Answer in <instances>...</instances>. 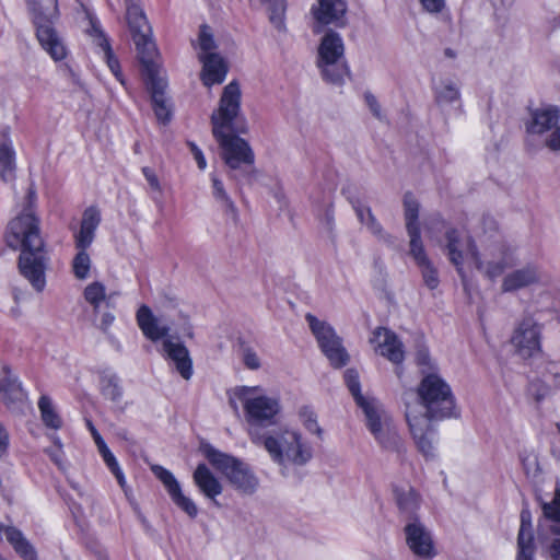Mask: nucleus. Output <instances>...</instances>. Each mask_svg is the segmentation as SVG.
Returning <instances> with one entry per match:
<instances>
[{
  "label": "nucleus",
  "mask_w": 560,
  "mask_h": 560,
  "mask_svg": "<svg viewBox=\"0 0 560 560\" xmlns=\"http://www.w3.org/2000/svg\"><path fill=\"white\" fill-rule=\"evenodd\" d=\"M35 190L28 188L26 203L7 224L4 242L13 250H20L18 267L21 276L36 292L46 287L49 258L45 250L40 221L33 211Z\"/></svg>",
  "instance_id": "1"
},
{
  "label": "nucleus",
  "mask_w": 560,
  "mask_h": 560,
  "mask_svg": "<svg viewBox=\"0 0 560 560\" xmlns=\"http://www.w3.org/2000/svg\"><path fill=\"white\" fill-rule=\"evenodd\" d=\"M418 400L406 404V419L418 450L433 455L435 431L433 420L455 415L450 386L436 374L427 375L418 387Z\"/></svg>",
  "instance_id": "2"
},
{
  "label": "nucleus",
  "mask_w": 560,
  "mask_h": 560,
  "mask_svg": "<svg viewBox=\"0 0 560 560\" xmlns=\"http://www.w3.org/2000/svg\"><path fill=\"white\" fill-rule=\"evenodd\" d=\"M250 442L261 446L270 459L280 467L282 474L290 466H303L313 456L311 445L303 439L300 431L291 428H280L258 434L250 431Z\"/></svg>",
  "instance_id": "3"
},
{
  "label": "nucleus",
  "mask_w": 560,
  "mask_h": 560,
  "mask_svg": "<svg viewBox=\"0 0 560 560\" xmlns=\"http://www.w3.org/2000/svg\"><path fill=\"white\" fill-rule=\"evenodd\" d=\"M234 396L243 405L249 439L253 429L258 434H265L266 431L261 430L262 427H270L277 423V417L281 412L279 398L264 394L262 389L258 386L236 387Z\"/></svg>",
  "instance_id": "4"
},
{
  "label": "nucleus",
  "mask_w": 560,
  "mask_h": 560,
  "mask_svg": "<svg viewBox=\"0 0 560 560\" xmlns=\"http://www.w3.org/2000/svg\"><path fill=\"white\" fill-rule=\"evenodd\" d=\"M316 67L324 81L341 85L349 74L345 59V43L341 35L335 31H327L317 47Z\"/></svg>",
  "instance_id": "5"
},
{
  "label": "nucleus",
  "mask_w": 560,
  "mask_h": 560,
  "mask_svg": "<svg viewBox=\"0 0 560 560\" xmlns=\"http://www.w3.org/2000/svg\"><path fill=\"white\" fill-rule=\"evenodd\" d=\"M202 452L210 464L224 475L236 491L246 495L256 492L259 487V479L247 464L215 450L211 445H205Z\"/></svg>",
  "instance_id": "6"
},
{
  "label": "nucleus",
  "mask_w": 560,
  "mask_h": 560,
  "mask_svg": "<svg viewBox=\"0 0 560 560\" xmlns=\"http://www.w3.org/2000/svg\"><path fill=\"white\" fill-rule=\"evenodd\" d=\"M445 254L462 278L465 290L469 289L468 276L472 269L486 277L490 275L488 268H482L475 242L458 231L451 229L445 233Z\"/></svg>",
  "instance_id": "7"
},
{
  "label": "nucleus",
  "mask_w": 560,
  "mask_h": 560,
  "mask_svg": "<svg viewBox=\"0 0 560 560\" xmlns=\"http://www.w3.org/2000/svg\"><path fill=\"white\" fill-rule=\"evenodd\" d=\"M524 121L528 137L542 139V145L552 152L560 151V107L552 104L528 106Z\"/></svg>",
  "instance_id": "8"
},
{
  "label": "nucleus",
  "mask_w": 560,
  "mask_h": 560,
  "mask_svg": "<svg viewBox=\"0 0 560 560\" xmlns=\"http://www.w3.org/2000/svg\"><path fill=\"white\" fill-rule=\"evenodd\" d=\"M241 89L237 82H230L222 92L218 108L211 115L212 135L221 131L245 132V128L236 127L241 118Z\"/></svg>",
  "instance_id": "9"
},
{
  "label": "nucleus",
  "mask_w": 560,
  "mask_h": 560,
  "mask_svg": "<svg viewBox=\"0 0 560 560\" xmlns=\"http://www.w3.org/2000/svg\"><path fill=\"white\" fill-rule=\"evenodd\" d=\"M364 416L365 424L377 443L386 450H394L399 445V435L390 416L383 405L375 398L359 406Z\"/></svg>",
  "instance_id": "10"
},
{
  "label": "nucleus",
  "mask_w": 560,
  "mask_h": 560,
  "mask_svg": "<svg viewBox=\"0 0 560 560\" xmlns=\"http://www.w3.org/2000/svg\"><path fill=\"white\" fill-rule=\"evenodd\" d=\"M544 517L539 521L538 538L544 544L550 540L549 555L560 560V489L551 502L542 504Z\"/></svg>",
  "instance_id": "11"
},
{
  "label": "nucleus",
  "mask_w": 560,
  "mask_h": 560,
  "mask_svg": "<svg viewBox=\"0 0 560 560\" xmlns=\"http://www.w3.org/2000/svg\"><path fill=\"white\" fill-rule=\"evenodd\" d=\"M234 132L221 131L220 135H213L222 149V159L232 170H236L243 164L252 165L255 159L248 142L234 135Z\"/></svg>",
  "instance_id": "12"
},
{
  "label": "nucleus",
  "mask_w": 560,
  "mask_h": 560,
  "mask_svg": "<svg viewBox=\"0 0 560 560\" xmlns=\"http://www.w3.org/2000/svg\"><path fill=\"white\" fill-rule=\"evenodd\" d=\"M512 343L523 359L534 358L541 351V326L533 318H524L514 331Z\"/></svg>",
  "instance_id": "13"
},
{
  "label": "nucleus",
  "mask_w": 560,
  "mask_h": 560,
  "mask_svg": "<svg viewBox=\"0 0 560 560\" xmlns=\"http://www.w3.org/2000/svg\"><path fill=\"white\" fill-rule=\"evenodd\" d=\"M58 19H47L44 21L34 22L36 30V37L42 48L55 61L65 60L69 54L68 47L63 37L55 27Z\"/></svg>",
  "instance_id": "14"
},
{
  "label": "nucleus",
  "mask_w": 560,
  "mask_h": 560,
  "mask_svg": "<svg viewBox=\"0 0 560 560\" xmlns=\"http://www.w3.org/2000/svg\"><path fill=\"white\" fill-rule=\"evenodd\" d=\"M346 13V0H317L311 9L314 20L313 32L320 33L327 25L343 26Z\"/></svg>",
  "instance_id": "15"
},
{
  "label": "nucleus",
  "mask_w": 560,
  "mask_h": 560,
  "mask_svg": "<svg viewBox=\"0 0 560 560\" xmlns=\"http://www.w3.org/2000/svg\"><path fill=\"white\" fill-rule=\"evenodd\" d=\"M404 532L406 544L415 556L425 560L435 556L431 532L418 518L410 520Z\"/></svg>",
  "instance_id": "16"
},
{
  "label": "nucleus",
  "mask_w": 560,
  "mask_h": 560,
  "mask_svg": "<svg viewBox=\"0 0 560 560\" xmlns=\"http://www.w3.org/2000/svg\"><path fill=\"white\" fill-rule=\"evenodd\" d=\"M371 342L375 345L376 352L392 363L399 365L404 361V345L394 331L378 327L373 331Z\"/></svg>",
  "instance_id": "17"
},
{
  "label": "nucleus",
  "mask_w": 560,
  "mask_h": 560,
  "mask_svg": "<svg viewBox=\"0 0 560 560\" xmlns=\"http://www.w3.org/2000/svg\"><path fill=\"white\" fill-rule=\"evenodd\" d=\"M154 476L164 485L173 502L190 517H196L198 509L194 501L186 497L173 474L160 465L151 467Z\"/></svg>",
  "instance_id": "18"
},
{
  "label": "nucleus",
  "mask_w": 560,
  "mask_h": 560,
  "mask_svg": "<svg viewBox=\"0 0 560 560\" xmlns=\"http://www.w3.org/2000/svg\"><path fill=\"white\" fill-rule=\"evenodd\" d=\"M165 318L155 316L150 307L142 305L137 312V323L142 334L151 341L170 338L172 325L165 323Z\"/></svg>",
  "instance_id": "19"
},
{
  "label": "nucleus",
  "mask_w": 560,
  "mask_h": 560,
  "mask_svg": "<svg viewBox=\"0 0 560 560\" xmlns=\"http://www.w3.org/2000/svg\"><path fill=\"white\" fill-rule=\"evenodd\" d=\"M140 61L143 67L144 81L163 78V72L160 66L154 61L156 56V47L152 39L151 33L140 34L133 38Z\"/></svg>",
  "instance_id": "20"
},
{
  "label": "nucleus",
  "mask_w": 560,
  "mask_h": 560,
  "mask_svg": "<svg viewBox=\"0 0 560 560\" xmlns=\"http://www.w3.org/2000/svg\"><path fill=\"white\" fill-rule=\"evenodd\" d=\"M140 61L143 67L144 81L163 78V72L160 66L154 61L156 56V47L152 39L151 33L140 34L133 38Z\"/></svg>",
  "instance_id": "21"
},
{
  "label": "nucleus",
  "mask_w": 560,
  "mask_h": 560,
  "mask_svg": "<svg viewBox=\"0 0 560 560\" xmlns=\"http://www.w3.org/2000/svg\"><path fill=\"white\" fill-rule=\"evenodd\" d=\"M162 348L164 354L174 363L180 376L189 380L192 375V361L188 349L182 342L175 341V337L164 339Z\"/></svg>",
  "instance_id": "22"
},
{
  "label": "nucleus",
  "mask_w": 560,
  "mask_h": 560,
  "mask_svg": "<svg viewBox=\"0 0 560 560\" xmlns=\"http://www.w3.org/2000/svg\"><path fill=\"white\" fill-rule=\"evenodd\" d=\"M202 63L201 80L206 86L221 84L228 74L229 66L223 57L217 52L198 54Z\"/></svg>",
  "instance_id": "23"
},
{
  "label": "nucleus",
  "mask_w": 560,
  "mask_h": 560,
  "mask_svg": "<svg viewBox=\"0 0 560 560\" xmlns=\"http://www.w3.org/2000/svg\"><path fill=\"white\" fill-rule=\"evenodd\" d=\"M24 394L21 384L12 375L8 365L0 364V400L11 410L23 404Z\"/></svg>",
  "instance_id": "24"
},
{
  "label": "nucleus",
  "mask_w": 560,
  "mask_h": 560,
  "mask_svg": "<svg viewBox=\"0 0 560 560\" xmlns=\"http://www.w3.org/2000/svg\"><path fill=\"white\" fill-rule=\"evenodd\" d=\"M10 128L4 127L0 130V178L9 184L15 179L16 153L13 141L10 138Z\"/></svg>",
  "instance_id": "25"
},
{
  "label": "nucleus",
  "mask_w": 560,
  "mask_h": 560,
  "mask_svg": "<svg viewBox=\"0 0 560 560\" xmlns=\"http://www.w3.org/2000/svg\"><path fill=\"white\" fill-rule=\"evenodd\" d=\"M409 255L419 268L424 285L430 290L436 289L440 283L439 271L428 256L423 242L410 245Z\"/></svg>",
  "instance_id": "26"
},
{
  "label": "nucleus",
  "mask_w": 560,
  "mask_h": 560,
  "mask_svg": "<svg viewBox=\"0 0 560 560\" xmlns=\"http://www.w3.org/2000/svg\"><path fill=\"white\" fill-rule=\"evenodd\" d=\"M145 85L151 94L152 106L158 120L167 124L172 117V106L165 95L167 85L165 78L145 81Z\"/></svg>",
  "instance_id": "27"
},
{
  "label": "nucleus",
  "mask_w": 560,
  "mask_h": 560,
  "mask_svg": "<svg viewBox=\"0 0 560 560\" xmlns=\"http://www.w3.org/2000/svg\"><path fill=\"white\" fill-rule=\"evenodd\" d=\"M85 32L95 44V46H97L103 51L104 59L106 60L107 66L113 74L124 84L119 62L114 57L109 42L102 31L98 22L92 18H89V26L86 27Z\"/></svg>",
  "instance_id": "28"
},
{
  "label": "nucleus",
  "mask_w": 560,
  "mask_h": 560,
  "mask_svg": "<svg viewBox=\"0 0 560 560\" xmlns=\"http://www.w3.org/2000/svg\"><path fill=\"white\" fill-rule=\"evenodd\" d=\"M535 552L536 547L532 528V514L527 509H524L521 512L516 560H535Z\"/></svg>",
  "instance_id": "29"
},
{
  "label": "nucleus",
  "mask_w": 560,
  "mask_h": 560,
  "mask_svg": "<svg viewBox=\"0 0 560 560\" xmlns=\"http://www.w3.org/2000/svg\"><path fill=\"white\" fill-rule=\"evenodd\" d=\"M540 279V272L536 265H526L508 273L502 281V292H514L529 287Z\"/></svg>",
  "instance_id": "30"
},
{
  "label": "nucleus",
  "mask_w": 560,
  "mask_h": 560,
  "mask_svg": "<svg viewBox=\"0 0 560 560\" xmlns=\"http://www.w3.org/2000/svg\"><path fill=\"white\" fill-rule=\"evenodd\" d=\"M100 222L101 214L96 208L90 207L84 210L80 230L74 234L75 248H89L91 246Z\"/></svg>",
  "instance_id": "31"
},
{
  "label": "nucleus",
  "mask_w": 560,
  "mask_h": 560,
  "mask_svg": "<svg viewBox=\"0 0 560 560\" xmlns=\"http://www.w3.org/2000/svg\"><path fill=\"white\" fill-rule=\"evenodd\" d=\"M192 479L200 492L209 499L222 493L223 487L206 464H199L194 471Z\"/></svg>",
  "instance_id": "32"
},
{
  "label": "nucleus",
  "mask_w": 560,
  "mask_h": 560,
  "mask_svg": "<svg viewBox=\"0 0 560 560\" xmlns=\"http://www.w3.org/2000/svg\"><path fill=\"white\" fill-rule=\"evenodd\" d=\"M404 210L406 230L410 238L409 246L412 244L421 243V232L418 223L419 202L411 194H406L404 197Z\"/></svg>",
  "instance_id": "33"
},
{
  "label": "nucleus",
  "mask_w": 560,
  "mask_h": 560,
  "mask_svg": "<svg viewBox=\"0 0 560 560\" xmlns=\"http://www.w3.org/2000/svg\"><path fill=\"white\" fill-rule=\"evenodd\" d=\"M125 3L126 19L132 33V38H136L140 34L151 33V27L138 0H125Z\"/></svg>",
  "instance_id": "34"
},
{
  "label": "nucleus",
  "mask_w": 560,
  "mask_h": 560,
  "mask_svg": "<svg viewBox=\"0 0 560 560\" xmlns=\"http://www.w3.org/2000/svg\"><path fill=\"white\" fill-rule=\"evenodd\" d=\"M394 495L399 510L406 514H413L420 506L419 494L408 485L395 486Z\"/></svg>",
  "instance_id": "35"
},
{
  "label": "nucleus",
  "mask_w": 560,
  "mask_h": 560,
  "mask_svg": "<svg viewBox=\"0 0 560 560\" xmlns=\"http://www.w3.org/2000/svg\"><path fill=\"white\" fill-rule=\"evenodd\" d=\"M26 4L31 12L33 23L59 18L57 0H26Z\"/></svg>",
  "instance_id": "36"
},
{
  "label": "nucleus",
  "mask_w": 560,
  "mask_h": 560,
  "mask_svg": "<svg viewBox=\"0 0 560 560\" xmlns=\"http://www.w3.org/2000/svg\"><path fill=\"white\" fill-rule=\"evenodd\" d=\"M320 350L330 362L331 366L340 369L345 366L349 361V354L346 348L342 346L341 338L339 336L327 342L326 347H322Z\"/></svg>",
  "instance_id": "37"
},
{
  "label": "nucleus",
  "mask_w": 560,
  "mask_h": 560,
  "mask_svg": "<svg viewBox=\"0 0 560 560\" xmlns=\"http://www.w3.org/2000/svg\"><path fill=\"white\" fill-rule=\"evenodd\" d=\"M305 319L315 336L319 348L326 347L327 342L331 341L332 338L337 337L335 329L326 322L319 320L312 314H306Z\"/></svg>",
  "instance_id": "38"
},
{
  "label": "nucleus",
  "mask_w": 560,
  "mask_h": 560,
  "mask_svg": "<svg viewBox=\"0 0 560 560\" xmlns=\"http://www.w3.org/2000/svg\"><path fill=\"white\" fill-rule=\"evenodd\" d=\"M212 183V195L218 203L223 208L225 213L232 218V220L236 221L237 219V209L226 192L224 185L221 179H219L214 174L211 175Z\"/></svg>",
  "instance_id": "39"
},
{
  "label": "nucleus",
  "mask_w": 560,
  "mask_h": 560,
  "mask_svg": "<svg viewBox=\"0 0 560 560\" xmlns=\"http://www.w3.org/2000/svg\"><path fill=\"white\" fill-rule=\"evenodd\" d=\"M357 215L361 223L365 224L370 232L387 244H394V238L384 232L382 225L377 222L372 211L368 207H358Z\"/></svg>",
  "instance_id": "40"
},
{
  "label": "nucleus",
  "mask_w": 560,
  "mask_h": 560,
  "mask_svg": "<svg viewBox=\"0 0 560 560\" xmlns=\"http://www.w3.org/2000/svg\"><path fill=\"white\" fill-rule=\"evenodd\" d=\"M84 298L93 306L94 312H97L102 303L110 304L113 294L107 295L105 285L102 282L95 281L85 288Z\"/></svg>",
  "instance_id": "41"
},
{
  "label": "nucleus",
  "mask_w": 560,
  "mask_h": 560,
  "mask_svg": "<svg viewBox=\"0 0 560 560\" xmlns=\"http://www.w3.org/2000/svg\"><path fill=\"white\" fill-rule=\"evenodd\" d=\"M38 409L40 417L46 427L51 429H59L61 427V419L55 410L51 399L48 396H40L38 400Z\"/></svg>",
  "instance_id": "42"
},
{
  "label": "nucleus",
  "mask_w": 560,
  "mask_h": 560,
  "mask_svg": "<svg viewBox=\"0 0 560 560\" xmlns=\"http://www.w3.org/2000/svg\"><path fill=\"white\" fill-rule=\"evenodd\" d=\"M102 395L113 401L114 404H120L122 400V388L119 384V380L116 376H108L102 380L101 386Z\"/></svg>",
  "instance_id": "43"
},
{
  "label": "nucleus",
  "mask_w": 560,
  "mask_h": 560,
  "mask_svg": "<svg viewBox=\"0 0 560 560\" xmlns=\"http://www.w3.org/2000/svg\"><path fill=\"white\" fill-rule=\"evenodd\" d=\"M88 248H77L78 253L72 260V270L75 278L83 280L89 277L91 269V258L86 252Z\"/></svg>",
  "instance_id": "44"
},
{
  "label": "nucleus",
  "mask_w": 560,
  "mask_h": 560,
  "mask_svg": "<svg viewBox=\"0 0 560 560\" xmlns=\"http://www.w3.org/2000/svg\"><path fill=\"white\" fill-rule=\"evenodd\" d=\"M439 104H451L459 100V90L452 81H444L435 91Z\"/></svg>",
  "instance_id": "45"
},
{
  "label": "nucleus",
  "mask_w": 560,
  "mask_h": 560,
  "mask_svg": "<svg viewBox=\"0 0 560 560\" xmlns=\"http://www.w3.org/2000/svg\"><path fill=\"white\" fill-rule=\"evenodd\" d=\"M345 381L358 406H361L372 399L371 397H364L361 394L359 374L357 371L352 369L347 370L345 372Z\"/></svg>",
  "instance_id": "46"
},
{
  "label": "nucleus",
  "mask_w": 560,
  "mask_h": 560,
  "mask_svg": "<svg viewBox=\"0 0 560 560\" xmlns=\"http://www.w3.org/2000/svg\"><path fill=\"white\" fill-rule=\"evenodd\" d=\"M267 5L270 12V21L277 26L282 25L283 15L287 8V0H258Z\"/></svg>",
  "instance_id": "47"
},
{
  "label": "nucleus",
  "mask_w": 560,
  "mask_h": 560,
  "mask_svg": "<svg viewBox=\"0 0 560 560\" xmlns=\"http://www.w3.org/2000/svg\"><path fill=\"white\" fill-rule=\"evenodd\" d=\"M300 421L304 428L317 436H322L323 431L317 422V415L308 407H303L299 411Z\"/></svg>",
  "instance_id": "48"
},
{
  "label": "nucleus",
  "mask_w": 560,
  "mask_h": 560,
  "mask_svg": "<svg viewBox=\"0 0 560 560\" xmlns=\"http://www.w3.org/2000/svg\"><path fill=\"white\" fill-rule=\"evenodd\" d=\"M198 45L200 52L199 54H209L215 52V42L213 39V35L207 25H201L199 35H198Z\"/></svg>",
  "instance_id": "49"
},
{
  "label": "nucleus",
  "mask_w": 560,
  "mask_h": 560,
  "mask_svg": "<svg viewBox=\"0 0 560 560\" xmlns=\"http://www.w3.org/2000/svg\"><path fill=\"white\" fill-rule=\"evenodd\" d=\"M528 395L535 399L536 402L542 401L550 393V388L545 382L536 380L528 385Z\"/></svg>",
  "instance_id": "50"
},
{
  "label": "nucleus",
  "mask_w": 560,
  "mask_h": 560,
  "mask_svg": "<svg viewBox=\"0 0 560 560\" xmlns=\"http://www.w3.org/2000/svg\"><path fill=\"white\" fill-rule=\"evenodd\" d=\"M55 446L51 448H48L46 452L51 458V460L60 468L65 469V460H63V452H62V445L60 441L57 438H54Z\"/></svg>",
  "instance_id": "51"
},
{
  "label": "nucleus",
  "mask_w": 560,
  "mask_h": 560,
  "mask_svg": "<svg viewBox=\"0 0 560 560\" xmlns=\"http://www.w3.org/2000/svg\"><path fill=\"white\" fill-rule=\"evenodd\" d=\"M142 173L147 182L149 183L150 187L158 192H162V186L154 171L145 166L142 168Z\"/></svg>",
  "instance_id": "52"
},
{
  "label": "nucleus",
  "mask_w": 560,
  "mask_h": 560,
  "mask_svg": "<svg viewBox=\"0 0 560 560\" xmlns=\"http://www.w3.org/2000/svg\"><path fill=\"white\" fill-rule=\"evenodd\" d=\"M501 250L503 255L502 262L499 264L500 268L512 266L515 261L514 259V248L512 246L501 245Z\"/></svg>",
  "instance_id": "53"
},
{
  "label": "nucleus",
  "mask_w": 560,
  "mask_h": 560,
  "mask_svg": "<svg viewBox=\"0 0 560 560\" xmlns=\"http://www.w3.org/2000/svg\"><path fill=\"white\" fill-rule=\"evenodd\" d=\"M423 9L430 13L441 12L444 8V0H420Z\"/></svg>",
  "instance_id": "54"
},
{
  "label": "nucleus",
  "mask_w": 560,
  "mask_h": 560,
  "mask_svg": "<svg viewBox=\"0 0 560 560\" xmlns=\"http://www.w3.org/2000/svg\"><path fill=\"white\" fill-rule=\"evenodd\" d=\"M546 372L550 380L557 385L560 386V362H550L546 368Z\"/></svg>",
  "instance_id": "55"
},
{
  "label": "nucleus",
  "mask_w": 560,
  "mask_h": 560,
  "mask_svg": "<svg viewBox=\"0 0 560 560\" xmlns=\"http://www.w3.org/2000/svg\"><path fill=\"white\" fill-rule=\"evenodd\" d=\"M244 363L250 370H257L260 366L258 355L252 350L244 351Z\"/></svg>",
  "instance_id": "56"
},
{
  "label": "nucleus",
  "mask_w": 560,
  "mask_h": 560,
  "mask_svg": "<svg viewBox=\"0 0 560 560\" xmlns=\"http://www.w3.org/2000/svg\"><path fill=\"white\" fill-rule=\"evenodd\" d=\"M365 101H366V104H368L370 110L372 112V114L376 118L382 119L381 105L377 102L376 97L374 95H372V94H366L365 95Z\"/></svg>",
  "instance_id": "57"
},
{
  "label": "nucleus",
  "mask_w": 560,
  "mask_h": 560,
  "mask_svg": "<svg viewBox=\"0 0 560 560\" xmlns=\"http://www.w3.org/2000/svg\"><path fill=\"white\" fill-rule=\"evenodd\" d=\"M9 448V433L0 423V458L7 455Z\"/></svg>",
  "instance_id": "58"
},
{
  "label": "nucleus",
  "mask_w": 560,
  "mask_h": 560,
  "mask_svg": "<svg viewBox=\"0 0 560 560\" xmlns=\"http://www.w3.org/2000/svg\"><path fill=\"white\" fill-rule=\"evenodd\" d=\"M189 147H190V151L198 164V167L200 170H205L207 167V162H206V159H205L201 150L194 143H190Z\"/></svg>",
  "instance_id": "59"
},
{
  "label": "nucleus",
  "mask_w": 560,
  "mask_h": 560,
  "mask_svg": "<svg viewBox=\"0 0 560 560\" xmlns=\"http://www.w3.org/2000/svg\"><path fill=\"white\" fill-rule=\"evenodd\" d=\"M115 320V316L112 313H104L100 319L98 327L102 331L107 332L109 327Z\"/></svg>",
  "instance_id": "60"
},
{
  "label": "nucleus",
  "mask_w": 560,
  "mask_h": 560,
  "mask_svg": "<svg viewBox=\"0 0 560 560\" xmlns=\"http://www.w3.org/2000/svg\"><path fill=\"white\" fill-rule=\"evenodd\" d=\"M417 363L419 365H424V366H429V368L432 366L431 359H430V355H429V352L427 349H420L417 352Z\"/></svg>",
  "instance_id": "61"
},
{
  "label": "nucleus",
  "mask_w": 560,
  "mask_h": 560,
  "mask_svg": "<svg viewBox=\"0 0 560 560\" xmlns=\"http://www.w3.org/2000/svg\"><path fill=\"white\" fill-rule=\"evenodd\" d=\"M322 223L324 224L327 231H331L334 228V212L331 209H326L324 217L322 219Z\"/></svg>",
  "instance_id": "62"
},
{
  "label": "nucleus",
  "mask_w": 560,
  "mask_h": 560,
  "mask_svg": "<svg viewBox=\"0 0 560 560\" xmlns=\"http://www.w3.org/2000/svg\"><path fill=\"white\" fill-rule=\"evenodd\" d=\"M102 457L110 470L119 466L110 451L103 453Z\"/></svg>",
  "instance_id": "63"
},
{
  "label": "nucleus",
  "mask_w": 560,
  "mask_h": 560,
  "mask_svg": "<svg viewBox=\"0 0 560 560\" xmlns=\"http://www.w3.org/2000/svg\"><path fill=\"white\" fill-rule=\"evenodd\" d=\"M110 471L115 475L119 486L124 489L125 485H126V480H125L124 474H122L121 469L119 468V466L112 469Z\"/></svg>",
  "instance_id": "64"
}]
</instances>
